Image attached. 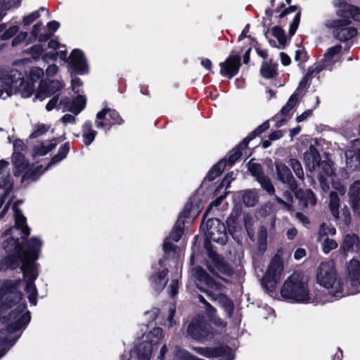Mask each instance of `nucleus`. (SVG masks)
<instances>
[{"instance_id":"nucleus-19","label":"nucleus","mask_w":360,"mask_h":360,"mask_svg":"<svg viewBox=\"0 0 360 360\" xmlns=\"http://www.w3.org/2000/svg\"><path fill=\"white\" fill-rule=\"evenodd\" d=\"M347 274L353 289L351 293L355 294L360 292V262L356 259L350 260L347 266Z\"/></svg>"},{"instance_id":"nucleus-33","label":"nucleus","mask_w":360,"mask_h":360,"mask_svg":"<svg viewBox=\"0 0 360 360\" xmlns=\"http://www.w3.org/2000/svg\"><path fill=\"white\" fill-rule=\"evenodd\" d=\"M345 155L347 167L353 169L360 167V150L357 152L347 150L345 151Z\"/></svg>"},{"instance_id":"nucleus-57","label":"nucleus","mask_w":360,"mask_h":360,"mask_svg":"<svg viewBox=\"0 0 360 360\" xmlns=\"http://www.w3.org/2000/svg\"><path fill=\"white\" fill-rule=\"evenodd\" d=\"M300 20V13L298 12L294 17V19L290 25V34H293L295 33V30H297V28L299 25Z\"/></svg>"},{"instance_id":"nucleus-60","label":"nucleus","mask_w":360,"mask_h":360,"mask_svg":"<svg viewBox=\"0 0 360 360\" xmlns=\"http://www.w3.org/2000/svg\"><path fill=\"white\" fill-rule=\"evenodd\" d=\"M233 175L234 174L233 172L227 174L226 176L224 178L220 186H226V188H227L229 186L231 181H233L235 179Z\"/></svg>"},{"instance_id":"nucleus-27","label":"nucleus","mask_w":360,"mask_h":360,"mask_svg":"<svg viewBox=\"0 0 360 360\" xmlns=\"http://www.w3.org/2000/svg\"><path fill=\"white\" fill-rule=\"evenodd\" d=\"M304 161L308 170L313 172L316 169L321 162L318 150L314 146H310L304 153Z\"/></svg>"},{"instance_id":"nucleus-52","label":"nucleus","mask_w":360,"mask_h":360,"mask_svg":"<svg viewBox=\"0 0 360 360\" xmlns=\"http://www.w3.org/2000/svg\"><path fill=\"white\" fill-rule=\"evenodd\" d=\"M49 129V126L45 124H40L37 127V129L34 131L30 135L31 139L37 138L41 135H44Z\"/></svg>"},{"instance_id":"nucleus-45","label":"nucleus","mask_w":360,"mask_h":360,"mask_svg":"<svg viewBox=\"0 0 360 360\" xmlns=\"http://www.w3.org/2000/svg\"><path fill=\"white\" fill-rule=\"evenodd\" d=\"M41 169V166H37L34 169H27L22 176V181L27 179H32L33 181L36 180L41 172H40Z\"/></svg>"},{"instance_id":"nucleus-56","label":"nucleus","mask_w":360,"mask_h":360,"mask_svg":"<svg viewBox=\"0 0 360 360\" xmlns=\"http://www.w3.org/2000/svg\"><path fill=\"white\" fill-rule=\"evenodd\" d=\"M175 307L174 305H171L169 308V315L167 318L169 322L168 326L169 328L173 327L176 324V322L173 319L175 314Z\"/></svg>"},{"instance_id":"nucleus-54","label":"nucleus","mask_w":360,"mask_h":360,"mask_svg":"<svg viewBox=\"0 0 360 360\" xmlns=\"http://www.w3.org/2000/svg\"><path fill=\"white\" fill-rule=\"evenodd\" d=\"M18 31V27L13 25L7 29L1 35V38L2 39H8L12 37Z\"/></svg>"},{"instance_id":"nucleus-26","label":"nucleus","mask_w":360,"mask_h":360,"mask_svg":"<svg viewBox=\"0 0 360 360\" xmlns=\"http://www.w3.org/2000/svg\"><path fill=\"white\" fill-rule=\"evenodd\" d=\"M13 208L14 210L15 228H11L5 231L2 236L6 237L11 235L13 231L15 229L20 230L24 236H28L30 234V229L27 226L26 218L22 214L21 212L15 205H14Z\"/></svg>"},{"instance_id":"nucleus-35","label":"nucleus","mask_w":360,"mask_h":360,"mask_svg":"<svg viewBox=\"0 0 360 360\" xmlns=\"http://www.w3.org/2000/svg\"><path fill=\"white\" fill-rule=\"evenodd\" d=\"M242 198L243 203L247 207H254L259 200L257 193L252 189L243 191Z\"/></svg>"},{"instance_id":"nucleus-12","label":"nucleus","mask_w":360,"mask_h":360,"mask_svg":"<svg viewBox=\"0 0 360 360\" xmlns=\"http://www.w3.org/2000/svg\"><path fill=\"white\" fill-rule=\"evenodd\" d=\"M342 49V46L340 44L328 49L323 59L316 65V70L318 72L323 70H332L335 63L340 61Z\"/></svg>"},{"instance_id":"nucleus-51","label":"nucleus","mask_w":360,"mask_h":360,"mask_svg":"<svg viewBox=\"0 0 360 360\" xmlns=\"http://www.w3.org/2000/svg\"><path fill=\"white\" fill-rule=\"evenodd\" d=\"M198 298H199L200 302L205 304L207 314L210 317H212V318L214 317L217 312V310L215 309V308L213 307L211 304H210L207 302V300L203 297L202 295H199Z\"/></svg>"},{"instance_id":"nucleus-64","label":"nucleus","mask_w":360,"mask_h":360,"mask_svg":"<svg viewBox=\"0 0 360 360\" xmlns=\"http://www.w3.org/2000/svg\"><path fill=\"white\" fill-rule=\"evenodd\" d=\"M57 57V52L51 51L49 53H45L42 56V59L45 63H48L49 60H54Z\"/></svg>"},{"instance_id":"nucleus-8","label":"nucleus","mask_w":360,"mask_h":360,"mask_svg":"<svg viewBox=\"0 0 360 360\" xmlns=\"http://www.w3.org/2000/svg\"><path fill=\"white\" fill-rule=\"evenodd\" d=\"M318 170V179L322 190L328 192L330 189V184H332L333 187L337 190L340 195L346 193V188L339 182L334 181V171L331 165L327 161H321Z\"/></svg>"},{"instance_id":"nucleus-24","label":"nucleus","mask_w":360,"mask_h":360,"mask_svg":"<svg viewBox=\"0 0 360 360\" xmlns=\"http://www.w3.org/2000/svg\"><path fill=\"white\" fill-rule=\"evenodd\" d=\"M275 166L278 179L283 184L289 185L290 189L294 191L296 185L290 169L281 162H276Z\"/></svg>"},{"instance_id":"nucleus-37","label":"nucleus","mask_w":360,"mask_h":360,"mask_svg":"<svg viewBox=\"0 0 360 360\" xmlns=\"http://www.w3.org/2000/svg\"><path fill=\"white\" fill-rule=\"evenodd\" d=\"M56 144L54 143H37L33 150L34 156H43L46 155L49 151L55 148Z\"/></svg>"},{"instance_id":"nucleus-48","label":"nucleus","mask_w":360,"mask_h":360,"mask_svg":"<svg viewBox=\"0 0 360 360\" xmlns=\"http://www.w3.org/2000/svg\"><path fill=\"white\" fill-rule=\"evenodd\" d=\"M298 101V94L295 92L288 99L287 104L281 109L283 115H287L288 112L295 105Z\"/></svg>"},{"instance_id":"nucleus-58","label":"nucleus","mask_w":360,"mask_h":360,"mask_svg":"<svg viewBox=\"0 0 360 360\" xmlns=\"http://www.w3.org/2000/svg\"><path fill=\"white\" fill-rule=\"evenodd\" d=\"M82 83L79 78L72 79V89L75 93L79 94L81 91Z\"/></svg>"},{"instance_id":"nucleus-31","label":"nucleus","mask_w":360,"mask_h":360,"mask_svg":"<svg viewBox=\"0 0 360 360\" xmlns=\"http://www.w3.org/2000/svg\"><path fill=\"white\" fill-rule=\"evenodd\" d=\"M163 337L164 333L162 329L161 328H155L146 335L145 339L143 340L142 342L149 344V345L153 348V346L159 344Z\"/></svg>"},{"instance_id":"nucleus-40","label":"nucleus","mask_w":360,"mask_h":360,"mask_svg":"<svg viewBox=\"0 0 360 360\" xmlns=\"http://www.w3.org/2000/svg\"><path fill=\"white\" fill-rule=\"evenodd\" d=\"M260 73L266 79L271 78L276 74V65L267 62H264L261 66Z\"/></svg>"},{"instance_id":"nucleus-25","label":"nucleus","mask_w":360,"mask_h":360,"mask_svg":"<svg viewBox=\"0 0 360 360\" xmlns=\"http://www.w3.org/2000/svg\"><path fill=\"white\" fill-rule=\"evenodd\" d=\"M59 104L75 115H78L84 108L86 99L82 95H79L71 101L69 98L65 96L60 98Z\"/></svg>"},{"instance_id":"nucleus-44","label":"nucleus","mask_w":360,"mask_h":360,"mask_svg":"<svg viewBox=\"0 0 360 360\" xmlns=\"http://www.w3.org/2000/svg\"><path fill=\"white\" fill-rule=\"evenodd\" d=\"M322 250L325 254L329 253L331 250L338 248V243L331 238L326 237L322 242Z\"/></svg>"},{"instance_id":"nucleus-1","label":"nucleus","mask_w":360,"mask_h":360,"mask_svg":"<svg viewBox=\"0 0 360 360\" xmlns=\"http://www.w3.org/2000/svg\"><path fill=\"white\" fill-rule=\"evenodd\" d=\"M30 321V312L22 301V294L9 283L0 288V358L20 336L19 330Z\"/></svg>"},{"instance_id":"nucleus-61","label":"nucleus","mask_w":360,"mask_h":360,"mask_svg":"<svg viewBox=\"0 0 360 360\" xmlns=\"http://www.w3.org/2000/svg\"><path fill=\"white\" fill-rule=\"evenodd\" d=\"M27 37V32H22L19 33L12 41V46H16L19 44L22 41H23Z\"/></svg>"},{"instance_id":"nucleus-2","label":"nucleus","mask_w":360,"mask_h":360,"mask_svg":"<svg viewBox=\"0 0 360 360\" xmlns=\"http://www.w3.org/2000/svg\"><path fill=\"white\" fill-rule=\"evenodd\" d=\"M337 18L325 20V26L331 30L333 37L339 41H346L357 34L355 27L351 26L352 20L360 22V8L348 4L345 0H333Z\"/></svg>"},{"instance_id":"nucleus-20","label":"nucleus","mask_w":360,"mask_h":360,"mask_svg":"<svg viewBox=\"0 0 360 360\" xmlns=\"http://www.w3.org/2000/svg\"><path fill=\"white\" fill-rule=\"evenodd\" d=\"M184 220L180 216L176 221L172 231L170 233L169 238H167L163 245L165 252L169 253L175 250L176 246L170 241V239L175 242H178L184 233Z\"/></svg>"},{"instance_id":"nucleus-3","label":"nucleus","mask_w":360,"mask_h":360,"mask_svg":"<svg viewBox=\"0 0 360 360\" xmlns=\"http://www.w3.org/2000/svg\"><path fill=\"white\" fill-rule=\"evenodd\" d=\"M42 242L37 238H32L24 249L17 239L10 237L3 243V248L8 252L7 257L0 262V271L15 269L18 266L34 262L38 259Z\"/></svg>"},{"instance_id":"nucleus-47","label":"nucleus","mask_w":360,"mask_h":360,"mask_svg":"<svg viewBox=\"0 0 360 360\" xmlns=\"http://www.w3.org/2000/svg\"><path fill=\"white\" fill-rule=\"evenodd\" d=\"M44 11H46L49 13V11L44 7H41L38 11H34V12L31 13L30 14L27 15V16H25L23 18L24 25H30L32 22H34L38 18L40 17V15H41L40 12Z\"/></svg>"},{"instance_id":"nucleus-9","label":"nucleus","mask_w":360,"mask_h":360,"mask_svg":"<svg viewBox=\"0 0 360 360\" xmlns=\"http://www.w3.org/2000/svg\"><path fill=\"white\" fill-rule=\"evenodd\" d=\"M20 269L27 281L25 290L27 294L29 301L32 304L36 305L37 291L34 282L38 276V272L35 268V264L34 262L25 263V264L21 265Z\"/></svg>"},{"instance_id":"nucleus-50","label":"nucleus","mask_w":360,"mask_h":360,"mask_svg":"<svg viewBox=\"0 0 360 360\" xmlns=\"http://www.w3.org/2000/svg\"><path fill=\"white\" fill-rule=\"evenodd\" d=\"M43 51H44V49H42L41 45H34V46H32L29 49V51H27V53L31 55V56L33 59L37 60L41 57Z\"/></svg>"},{"instance_id":"nucleus-23","label":"nucleus","mask_w":360,"mask_h":360,"mask_svg":"<svg viewBox=\"0 0 360 360\" xmlns=\"http://www.w3.org/2000/svg\"><path fill=\"white\" fill-rule=\"evenodd\" d=\"M240 58L237 56H229L224 63L220 64V74L223 76L232 77L236 75L240 65Z\"/></svg>"},{"instance_id":"nucleus-34","label":"nucleus","mask_w":360,"mask_h":360,"mask_svg":"<svg viewBox=\"0 0 360 360\" xmlns=\"http://www.w3.org/2000/svg\"><path fill=\"white\" fill-rule=\"evenodd\" d=\"M348 195L351 206L360 202V181H355L350 186Z\"/></svg>"},{"instance_id":"nucleus-62","label":"nucleus","mask_w":360,"mask_h":360,"mask_svg":"<svg viewBox=\"0 0 360 360\" xmlns=\"http://www.w3.org/2000/svg\"><path fill=\"white\" fill-rule=\"evenodd\" d=\"M267 238V231L265 227H261L259 235H258V241L260 243H264L266 242Z\"/></svg>"},{"instance_id":"nucleus-39","label":"nucleus","mask_w":360,"mask_h":360,"mask_svg":"<svg viewBox=\"0 0 360 360\" xmlns=\"http://www.w3.org/2000/svg\"><path fill=\"white\" fill-rule=\"evenodd\" d=\"M226 167V162L224 161H220L217 165L213 166L207 175V179L209 181L214 180L216 177L219 176Z\"/></svg>"},{"instance_id":"nucleus-46","label":"nucleus","mask_w":360,"mask_h":360,"mask_svg":"<svg viewBox=\"0 0 360 360\" xmlns=\"http://www.w3.org/2000/svg\"><path fill=\"white\" fill-rule=\"evenodd\" d=\"M195 357L191 356L186 350L176 347L174 350V360H195Z\"/></svg>"},{"instance_id":"nucleus-5","label":"nucleus","mask_w":360,"mask_h":360,"mask_svg":"<svg viewBox=\"0 0 360 360\" xmlns=\"http://www.w3.org/2000/svg\"><path fill=\"white\" fill-rule=\"evenodd\" d=\"M34 90V82L24 81L21 72L17 70L6 72L0 78V97L3 98L9 96L13 91H18L23 98H29Z\"/></svg>"},{"instance_id":"nucleus-11","label":"nucleus","mask_w":360,"mask_h":360,"mask_svg":"<svg viewBox=\"0 0 360 360\" xmlns=\"http://www.w3.org/2000/svg\"><path fill=\"white\" fill-rule=\"evenodd\" d=\"M122 123V119L115 110L105 108L96 114L95 124L98 129L108 130L112 125Z\"/></svg>"},{"instance_id":"nucleus-30","label":"nucleus","mask_w":360,"mask_h":360,"mask_svg":"<svg viewBox=\"0 0 360 360\" xmlns=\"http://www.w3.org/2000/svg\"><path fill=\"white\" fill-rule=\"evenodd\" d=\"M295 195L303 204L304 207L308 205H314L316 203V199L314 193L309 189H300L295 192Z\"/></svg>"},{"instance_id":"nucleus-63","label":"nucleus","mask_w":360,"mask_h":360,"mask_svg":"<svg viewBox=\"0 0 360 360\" xmlns=\"http://www.w3.org/2000/svg\"><path fill=\"white\" fill-rule=\"evenodd\" d=\"M69 151V144L65 143L63 146H62L58 150V155L62 159H64L68 153Z\"/></svg>"},{"instance_id":"nucleus-7","label":"nucleus","mask_w":360,"mask_h":360,"mask_svg":"<svg viewBox=\"0 0 360 360\" xmlns=\"http://www.w3.org/2000/svg\"><path fill=\"white\" fill-rule=\"evenodd\" d=\"M318 283L328 290L335 299L343 296L342 285L337 279L335 262L332 260L322 262L316 272Z\"/></svg>"},{"instance_id":"nucleus-13","label":"nucleus","mask_w":360,"mask_h":360,"mask_svg":"<svg viewBox=\"0 0 360 360\" xmlns=\"http://www.w3.org/2000/svg\"><path fill=\"white\" fill-rule=\"evenodd\" d=\"M187 333L191 337L198 341L205 340L210 334V330L204 317L200 315L195 317L188 325Z\"/></svg>"},{"instance_id":"nucleus-14","label":"nucleus","mask_w":360,"mask_h":360,"mask_svg":"<svg viewBox=\"0 0 360 360\" xmlns=\"http://www.w3.org/2000/svg\"><path fill=\"white\" fill-rule=\"evenodd\" d=\"M206 236L214 242L224 244L226 241V227L218 219H211L206 223Z\"/></svg>"},{"instance_id":"nucleus-6","label":"nucleus","mask_w":360,"mask_h":360,"mask_svg":"<svg viewBox=\"0 0 360 360\" xmlns=\"http://www.w3.org/2000/svg\"><path fill=\"white\" fill-rule=\"evenodd\" d=\"M193 275L198 281L204 282L207 285L209 290H207L206 293L212 300L217 301L224 309L226 316L231 318L234 309L233 302L224 294L213 292V290H219L221 285L216 281V280L211 278L201 267L194 268L193 269Z\"/></svg>"},{"instance_id":"nucleus-4","label":"nucleus","mask_w":360,"mask_h":360,"mask_svg":"<svg viewBox=\"0 0 360 360\" xmlns=\"http://www.w3.org/2000/svg\"><path fill=\"white\" fill-rule=\"evenodd\" d=\"M308 278L300 273H293L284 282L281 289V297L290 302L310 303L314 298L308 288Z\"/></svg>"},{"instance_id":"nucleus-29","label":"nucleus","mask_w":360,"mask_h":360,"mask_svg":"<svg viewBox=\"0 0 360 360\" xmlns=\"http://www.w3.org/2000/svg\"><path fill=\"white\" fill-rule=\"evenodd\" d=\"M153 348L149 344L141 342L137 345L132 352L137 360H150Z\"/></svg>"},{"instance_id":"nucleus-10","label":"nucleus","mask_w":360,"mask_h":360,"mask_svg":"<svg viewBox=\"0 0 360 360\" xmlns=\"http://www.w3.org/2000/svg\"><path fill=\"white\" fill-rule=\"evenodd\" d=\"M283 270V262L279 257L271 260L268 270L262 280V284L269 291L273 290L280 281Z\"/></svg>"},{"instance_id":"nucleus-49","label":"nucleus","mask_w":360,"mask_h":360,"mask_svg":"<svg viewBox=\"0 0 360 360\" xmlns=\"http://www.w3.org/2000/svg\"><path fill=\"white\" fill-rule=\"evenodd\" d=\"M195 350L201 355L208 358L214 357L219 355L217 350H213L210 348L198 347L195 348Z\"/></svg>"},{"instance_id":"nucleus-55","label":"nucleus","mask_w":360,"mask_h":360,"mask_svg":"<svg viewBox=\"0 0 360 360\" xmlns=\"http://www.w3.org/2000/svg\"><path fill=\"white\" fill-rule=\"evenodd\" d=\"M273 34L278 39L281 44L285 43V37L283 31L278 27H274L273 28Z\"/></svg>"},{"instance_id":"nucleus-16","label":"nucleus","mask_w":360,"mask_h":360,"mask_svg":"<svg viewBox=\"0 0 360 360\" xmlns=\"http://www.w3.org/2000/svg\"><path fill=\"white\" fill-rule=\"evenodd\" d=\"M269 127V124L268 122H264L262 125L257 128L247 139H245L240 146L233 148L231 151H230L228 159L224 161V162H226V166H232L240 158L242 154L241 148H245L250 139H252L256 136H258L266 131Z\"/></svg>"},{"instance_id":"nucleus-59","label":"nucleus","mask_w":360,"mask_h":360,"mask_svg":"<svg viewBox=\"0 0 360 360\" xmlns=\"http://www.w3.org/2000/svg\"><path fill=\"white\" fill-rule=\"evenodd\" d=\"M59 95H57L53 97L46 104V109L47 111H51L55 108H56L57 104L58 103Z\"/></svg>"},{"instance_id":"nucleus-43","label":"nucleus","mask_w":360,"mask_h":360,"mask_svg":"<svg viewBox=\"0 0 360 360\" xmlns=\"http://www.w3.org/2000/svg\"><path fill=\"white\" fill-rule=\"evenodd\" d=\"M289 164L292 167L294 173L297 176V178L300 179H304V171L301 163L296 159L291 158L289 161Z\"/></svg>"},{"instance_id":"nucleus-21","label":"nucleus","mask_w":360,"mask_h":360,"mask_svg":"<svg viewBox=\"0 0 360 360\" xmlns=\"http://www.w3.org/2000/svg\"><path fill=\"white\" fill-rule=\"evenodd\" d=\"M211 263L208 268L213 274H222L229 275L232 273L231 268L226 263L224 259L214 252L210 253Z\"/></svg>"},{"instance_id":"nucleus-42","label":"nucleus","mask_w":360,"mask_h":360,"mask_svg":"<svg viewBox=\"0 0 360 360\" xmlns=\"http://www.w3.org/2000/svg\"><path fill=\"white\" fill-rule=\"evenodd\" d=\"M336 233V229L334 226L328 225L326 223L321 224L319 231V240L323 236H334Z\"/></svg>"},{"instance_id":"nucleus-32","label":"nucleus","mask_w":360,"mask_h":360,"mask_svg":"<svg viewBox=\"0 0 360 360\" xmlns=\"http://www.w3.org/2000/svg\"><path fill=\"white\" fill-rule=\"evenodd\" d=\"M13 162L15 166V176H19L29 165L25 157L19 153H14Z\"/></svg>"},{"instance_id":"nucleus-53","label":"nucleus","mask_w":360,"mask_h":360,"mask_svg":"<svg viewBox=\"0 0 360 360\" xmlns=\"http://www.w3.org/2000/svg\"><path fill=\"white\" fill-rule=\"evenodd\" d=\"M44 75V71L41 68H33L30 70V82H33L39 79H40Z\"/></svg>"},{"instance_id":"nucleus-22","label":"nucleus","mask_w":360,"mask_h":360,"mask_svg":"<svg viewBox=\"0 0 360 360\" xmlns=\"http://www.w3.org/2000/svg\"><path fill=\"white\" fill-rule=\"evenodd\" d=\"M360 250V240L357 235L353 233H347L340 245V252L347 255L349 252H357Z\"/></svg>"},{"instance_id":"nucleus-15","label":"nucleus","mask_w":360,"mask_h":360,"mask_svg":"<svg viewBox=\"0 0 360 360\" xmlns=\"http://www.w3.org/2000/svg\"><path fill=\"white\" fill-rule=\"evenodd\" d=\"M64 87L62 82L58 80H41L36 91L34 99L43 101Z\"/></svg>"},{"instance_id":"nucleus-38","label":"nucleus","mask_w":360,"mask_h":360,"mask_svg":"<svg viewBox=\"0 0 360 360\" xmlns=\"http://www.w3.org/2000/svg\"><path fill=\"white\" fill-rule=\"evenodd\" d=\"M340 198L335 192L330 193L329 208L335 219L339 218Z\"/></svg>"},{"instance_id":"nucleus-28","label":"nucleus","mask_w":360,"mask_h":360,"mask_svg":"<svg viewBox=\"0 0 360 360\" xmlns=\"http://www.w3.org/2000/svg\"><path fill=\"white\" fill-rule=\"evenodd\" d=\"M70 63L79 74H84L86 72V63L81 51L78 49L72 51L70 56Z\"/></svg>"},{"instance_id":"nucleus-18","label":"nucleus","mask_w":360,"mask_h":360,"mask_svg":"<svg viewBox=\"0 0 360 360\" xmlns=\"http://www.w3.org/2000/svg\"><path fill=\"white\" fill-rule=\"evenodd\" d=\"M164 259L159 261L160 268H155V271L150 278V285L156 291L162 290L168 281L167 278L168 271L164 266Z\"/></svg>"},{"instance_id":"nucleus-17","label":"nucleus","mask_w":360,"mask_h":360,"mask_svg":"<svg viewBox=\"0 0 360 360\" xmlns=\"http://www.w3.org/2000/svg\"><path fill=\"white\" fill-rule=\"evenodd\" d=\"M248 167L250 172L256 177L257 181L262 188L270 195L274 194L275 192L274 186L271 184L270 179L263 174L260 165L253 161H250L248 164Z\"/></svg>"},{"instance_id":"nucleus-41","label":"nucleus","mask_w":360,"mask_h":360,"mask_svg":"<svg viewBox=\"0 0 360 360\" xmlns=\"http://www.w3.org/2000/svg\"><path fill=\"white\" fill-rule=\"evenodd\" d=\"M2 1L0 4V21L2 20L3 17L6 15V11L9 9L13 6V4H15V0H0ZM6 28L5 24H0V33L4 30Z\"/></svg>"},{"instance_id":"nucleus-36","label":"nucleus","mask_w":360,"mask_h":360,"mask_svg":"<svg viewBox=\"0 0 360 360\" xmlns=\"http://www.w3.org/2000/svg\"><path fill=\"white\" fill-rule=\"evenodd\" d=\"M97 132L92 129V124L90 122H86L82 130V137L84 143L89 146L90 145L94 140L95 136Z\"/></svg>"}]
</instances>
